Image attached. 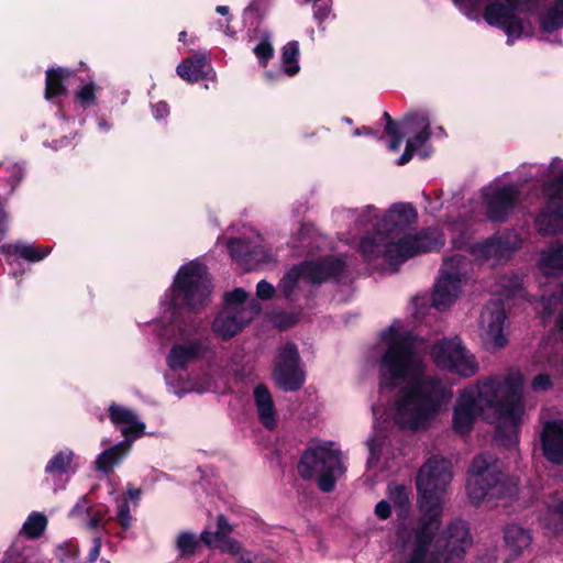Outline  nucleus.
<instances>
[{
	"mask_svg": "<svg viewBox=\"0 0 563 563\" xmlns=\"http://www.w3.org/2000/svg\"><path fill=\"white\" fill-rule=\"evenodd\" d=\"M52 252L51 247L34 246L25 242L4 243L0 245V253L5 257L7 263L10 265V275L13 278H20L25 269L18 265L15 262L23 258L30 263H36L44 260Z\"/></svg>",
	"mask_w": 563,
	"mask_h": 563,
	"instance_id": "412c9836",
	"label": "nucleus"
},
{
	"mask_svg": "<svg viewBox=\"0 0 563 563\" xmlns=\"http://www.w3.org/2000/svg\"><path fill=\"white\" fill-rule=\"evenodd\" d=\"M275 292L276 288L265 279L260 280L256 285V296L261 300H268L273 298Z\"/></svg>",
	"mask_w": 563,
	"mask_h": 563,
	"instance_id": "a18cd8bd",
	"label": "nucleus"
},
{
	"mask_svg": "<svg viewBox=\"0 0 563 563\" xmlns=\"http://www.w3.org/2000/svg\"><path fill=\"white\" fill-rule=\"evenodd\" d=\"M91 510H92V503L89 500L87 495H82L79 497L77 503L70 509L68 517L69 518H79V517L90 514Z\"/></svg>",
	"mask_w": 563,
	"mask_h": 563,
	"instance_id": "c03bdc74",
	"label": "nucleus"
},
{
	"mask_svg": "<svg viewBox=\"0 0 563 563\" xmlns=\"http://www.w3.org/2000/svg\"><path fill=\"white\" fill-rule=\"evenodd\" d=\"M380 338L385 349L378 361V385L382 390L397 391L394 420L401 428L426 429L453 397L452 387L440 375L429 373L427 349L440 371L461 378L479 372L477 357L457 335L427 346L422 339L393 324Z\"/></svg>",
	"mask_w": 563,
	"mask_h": 563,
	"instance_id": "f257e3e1",
	"label": "nucleus"
},
{
	"mask_svg": "<svg viewBox=\"0 0 563 563\" xmlns=\"http://www.w3.org/2000/svg\"><path fill=\"white\" fill-rule=\"evenodd\" d=\"M473 263L466 256L454 254L443 260L432 294V306L446 310L462 295L472 277Z\"/></svg>",
	"mask_w": 563,
	"mask_h": 563,
	"instance_id": "4468645a",
	"label": "nucleus"
},
{
	"mask_svg": "<svg viewBox=\"0 0 563 563\" xmlns=\"http://www.w3.org/2000/svg\"><path fill=\"white\" fill-rule=\"evenodd\" d=\"M563 26V0H554L551 7L540 18V27L545 33H552Z\"/></svg>",
	"mask_w": 563,
	"mask_h": 563,
	"instance_id": "72a5a7b5",
	"label": "nucleus"
},
{
	"mask_svg": "<svg viewBox=\"0 0 563 563\" xmlns=\"http://www.w3.org/2000/svg\"><path fill=\"white\" fill-rule=\"evenodd\" d=\"M272 1L273 0H253L245 11L261 16L267 11Z\"/></svg>",
	"mask_w": 563,
	"mask_h": 563,
	"instance_id": "3c124183",
	"label": "nucleus"
},
{
	"mask_svg": "<svg viewBox=\"0 0 563 563\" xmlns=\"http://www.w3.org/2000/svg\"><path fill=\"white\" fill-rule=\"evenodd\" d=\"M92 515L87 520L86 526L90 530H98L101 527L102 522H106L111 519L109 517V508L106 505H99L98 507L92 506L91 510Z\"/></svg>",
	"mask_w": 563,
	"mask_h": 563,
	"instance_id": "79ce46f5",
	"label": "nucleus"
},
{
	"mask_svg": "<svg viewBox=\"0 0 563 563\" xmlns=\"http://www.w3.org/2000/svg\"><path fill=\"white\" fill-rule=\"evenodd\" d=\"M386 132L391 136L388 148L393 152L399 150L402 140L406 139V148L397 161V165L402 166L409 163L415 154L427 157V142L431 136V114L426 109H418L407 113L404 119L397 123L385 112Z\"/></svg>",
	"mask_w": 563,
	"mask_h": 563,
	"instance_id": "9b49d317",
	"label": "nucleus"
},
{
	"mask_svg": "<svg viewBox=\"0 0 563 563\" xmlns=\"http://www.w3.org/2000/svg\"><path fill=\"white\" fill-rule=\"evenodd\" d=\"M552 387L551 377L548 374H539L537 375L532 383L531 388L533 391H545Z\"/></svg>",
	"mask_w": 563,
	"mask_h": 563,
	"instance_id": "49530a36",
	"label": "nucleus"
},
{
	"mask_svg": "<svg viewBox=\"0 0 563 563\" xmlns=\"http://www.w3.org/2000/svg\"><path fill=\"white\" fill-rule=\"evenodd\" d=\"M247 292L235 288L224 294V307L212 322V331L222 340H230L260 312L255 300L247 301Z\"/></svg>",
	"mask_w": 563,
	"mask_h": 563,
	"instance_id": "2eb2a0df",
	"label": "nucleus"
},
{
	"mask_svg": "<svg viewBox=\"0 0 563 563\" xmlns=\"http://www.w3.org/2000/svg\"><path fill=\"white\" fill-rule=\"evenodd\" d=\"M388 497L394 507L398 508L401 515L408 512L409 493L405 486L396 484L388 485Z\"/></svg>",
	"mask_w": 563,
	"mask_h": 563,
	"instance_id": "ea45409f",
	"label": "nucleus"
},
{
	"mask_svg": "<svg viewBox=\"0 0 563 563\" xmlns=\"http://www.w3.org/2000/svg\"><path fill=\"white\" fill-rule=\"evenodd\" d=\"M525 379L519 369L489 375L460 390L453 408V429L465 435L477 417L496 424V441L517 449L526 406L522 396Z\"/></svg>",
	"mask_w": 563,
	"mask_h": 563,
	"instance_id": "39448f33",
	"label": "nucleus"
},
{
	"mask_svg": "<svg viewBox=\"0 0 563 563\" xmlns=\"http://www.w3.org/2000/svg\"><path fill=\"white\" fill-rule=\"evenodd\" d=\"M223 536H221L218 530L217 531H209L203 530L199 534V539H201V543H205L208 548H216L217 544L221 541Z\"/></svg>",
	"mask_w": 563,
	"mask_h": 563,
	"instance_id": "09e8293b",
	"label": "nucleus"
},
{
	"mask_svg": "<svg viewBox=\"0 0 563 563\" xmlns=\"http://www.w3.org/2000/svg\"><path fill=\"white\" fill-rule=\"evenodd\" d=\"M118 503V511H117V519L120 523V526L128 530L132 526V516L130 514V504L129 500L125 497H121L117 499Z\"/></svg>",
	"mask_w": 563,
	"mask_h": 563,
	"instance_id": "37998d69",
	"label": "nucleus"
},
{
	"mask_svg": "<svg viewBox=\"0 0 563 563\" xmlns=\"http://www.w3.org/2000/svg\"><path fill=\"white\" fill-rule=\"evenodd\" d=\"M548 364H549L550 367H558V365H559L558 364V360L555 357H553V356L549 357Z\"/></svg>",
	"mask_w": 563,
	"mask_h": 563,
	"instance_id": "338daca9",
	"label": "nucleus"
},
{
	"mask_svg": "<svg viewBox=\"0 0 563 563\" xmlns=\"http://www.w3.org/2000/svg\"><path fill=\"white\" fill-rule=\"evenodd\" d=\"M347 265L345 255L330 254L319 260L305 261L285 273L278 284V290L284 298L294 300L303 291L306 285L339 279Z\"/></svg>",
	"mask_w": 563,
	"mask_h": 563,
	"instance_id": "f8f14e48",
	"label": "nucleus"
},
{
	"mask_svg": "<svg viewBox=\"0 0 563 563\" xmlns=\"http://www.w3.org/2000/svg\"><path fill=\"white\" fill-rule=\"evenodd\" d=\"M504 539L509 550L516 555L527 549L532 541L530 531L518 525L507 526Z\"/></svg>",
	"mask_w": 563,
	"mask_h": 563,
	"instance_id": "2f4dec72",
	"label": "nucleus"
},
{
	"mask_svg": "<svg viewBox=\"0 0 563 563\" xmlns=\"http://www.w3.org/2000/svg\"><path fill=\"white\" fill-rule=\"evenodd\" d=\"M255 409L260 422L268 430H274L277 426V412L275 404L265 385H257L253 391Z\"/></svg>",
	"mask_w": 563,
	"mask_h": 563,
	"instance_id": "bb28decb",
	"label": "nucleus"
},
{
	"mask_svg": "<svg viewBox=\"0 0 563 563\" xmlns=\"http://www.w3.org/2000/svg\"><path fill=\"white\" fill-rule=\"evenodd\" d=\"M299 44L296 41L287 43L282 49V71L292 77L300 70L299 66Z\"/></svg>",
	"mask_w": 563,
	"mask_h": 563,
	"instance_id": "f704fd0d",
	"label": "nucleus"
},
{
	"mask_svg": "<svg viewBox=\"0 0 563 563\" xmlns=\"http://www.w3.org/2000/svg\"><path fill=\"white\" fill-rule=\"evenodd\" d=\"M324 244L325 238L308 223H300L289 240V246L296 255L312 254Z\"/></svg>",
	"mask_w": 563,
	"mask_h": 563,
	"instance_id": "a878e982",
	"label": "nucleus"
},
{
	"mask_svg": "<svg viewBox=\"0 0 563 563\" xmlns=\"http://www.w3.org/2000/svg\"><path fill=\"white\" fill-rule=\"evenodd\" d=\"M73 75V71L63 67L47 69L45 81V99L52 100L55 97L65 95L67 92V89L64 84Z\"/></svg>",
	"mask_w": 563,
	"mask_h": 563,
	"instance_id": "7c9ffc66",
	"label": "nucleus"
},
{
	"mask_svg": "<svg viewBox=\"0 0 563 563\" xmlns=\"http://www.w3.org/2000/svg\"><path fill=\"white\" fill-rule=\"evenodd\" d=\"M536 194L543 198V206L534 218V225L541 235L563 233V158L552 157L543 163V178L533 186Z\"/></svg>",
	"mask_w": 563,
	"mask_h": 563,
	"instance_id": "9d476101",
	"label": "nucleus"
},
{
	"mask_svg": "<svg viewBox=\"0 0 563 563\" xmlns=\"http://www.w3.org/2000/svg\"><path fill=\"white\" fill-rule=\"evenodd\" d=\"M108 417L115 429L123 435L122 442L132 445L145 433L146 424L137 412L124 405L111 402L108 407Z\"/></svg>",
	"mask_w": 563,
	"mask_h": 563,
	"instance_id": "aec40b11",
	"label": "nucleus"
},
{
	"mask_svg": "<svg viewBox=\"0 0 563 563\" xmlns=\"http://www.w3.org/2000/svg\"><path fill=\"white\" fill-rule=\"evenodd\" d=\"M335 217L347 229L344 241L356 244L363 263L374 272L395 273L409 258L445 243L444 234L437 228L408 232L417 220L410 203H394L384 213L373 205L341 208Z\"/></svg>",
	"mask_w": 563,
	"mask_h": 563,
	"instance_id": "7ed1b4c3",
	"label": "nucleus"
},
{
	"mask_svg": "<svg viewBox=\"0 0 563 563\" xmlns=\"http://www.w3.org/2000/svg\"><path fill=\"white\" fill-rule=\"evenodd\" d=\"M100 550H101V538L96 537L92 541V547L89 551L88 562L93 563L98 559V556L100 554Z\"/></svg>",
	"mask_w": 563,
	"mask_h": 563,
	"instance_id": "4d7b16f0",
	"label": "nucleus"
},
{
	"mask_svg": "<svg viewBox=\"0 0 563 563\" xmlns=\"http://www.w3.org/2000/svg\"><path fill=\"white\" fill-rule=\"evenodd\" d=\"M132 445L128 442H118L114 445L107 448L96 456L93 461V468L103 474H110L114 467L120 465L131 451Z\"/></svg>",
	"mask_w": 563,
	"mask_h": 563,
	"instance_id": "c85d7f7f",
	"label": "nucleus"
},
{
	"mask_svg": "<svg viewBox=\"0 0 563 563\" xmlns=\"http://www.w3.org/2000/svg\"><path fill=\"white\" fill-rule=\"evenodd\" d=\"M369 456L367 467L374 468L382 465L387 467L388 461L395 457L391 449L390 433L382 426L375 424L373 435L367 440Z\"/></svg>",
	"mask_w": 563,
	"mask_h": 563,
	"instance_id": "b1692460",
	"label": "nucleus"
},
{
	"mask_svg": "<svg viewBox=\"0 0 563 563\" xmlns=\"http://www.w3.org/2000/svg\"><path fill=\"white\" fill-rule=\"evenodd\" d=\"M1 563H31V561L27 553L22 555L15 547H12L7 551Z\"/></svg>",
	"mask_w": 563,
	"mask_h": 563,
	"instance_id": "de8ad7c7",
	"label": "nucleus"
},
{
	"mask_svg": "<svg viewBox=\"0 0 563 563\" xmlns=\"http://www.w3.org/2000/svg\"><path fill=\"white\" fill-rule=\"evenodd\" d=\"M298 472L306 479L316 476L322 492H332L345 472L342 453L334 442L311 443L300 459Z\"/></svg>",
	"mask_w": 563,
	"mask_h": 563,
	"instance_id": "ddd939ff",
	"label": "nucleus"
},
{
	"mask_svg": "<svg viewBox=\"0 0 563 563\" xmlns=\"http://www.w3.org/2000/svg\"><path fill=\"white\" fill-rule=\"evenodd\" d=\"M331 13V3L328 0H323L321 3L314 7L313 16L322 23Z\"/></svg>",
	"mask_w": 563,
	"mask_h": 563,
	"instance_id": "8fccbe9b",
	"label": "nucleus"
},
{
	"mask_svg": "<svg viewBox=\"0 0 563 563\" xmlns=\"http://www.w3.org/2000/svg\"><path fill=\"white\" fill-rule=\"evenodd\" d=\"M99 91V87L95 81L89 80L87 82H81L78 89L75 91V100L82 107L89 108L96 104L97 92Z\"/></svg>",
	"mask_w": 563,
	"mask_h": 563,
	"instance_id": "58836bf2",
	"label": "nucleus"
},
{
	"mask_svg": "<svg viewBox=\"0 0 563 563\" xmlns=\"http://www.w3.org/2000/svg\"><path fill=\"white\" fill-rule=\"evenodd\" d=\"M519 246L518 235L512 231H505L472 244L470 253L478 261L497 265L507 262Z\"/></svg>",
	"mask_w": 563,
	"mask_h": 563,
	"instance_id": "a211bd4d",
	"label": "nucleus"
},
{
	"mask_svg": "<svg viewBox=\"0 0 563 563\" xmlns=\"http://www.w3.org/2000/svg\"><path fill=\"white\" fill-rule=\"evenodd\" d=\"M452 481L451 462L430 457L419 470L416 485L420 517L416 522L402 521L397 527L395 545L400 563H462L472 537L467 523L452 520L441 526L442 497Z\"/></svg>",
	"mask_w": 563,
	"mask_h": 563,
	"instance_id": "20e7f679",
	"label": "nucleus"
},
{
	"mask_svg": "<svg viewBox=\"0 0 563 563\" xmlns=\"http://www.w3.org/2000/svg\"><path fill=\"white\" fill-rule=\"evenodd\" d=\"M521 189L518 184H500L495 179L482 188L476 198L464 207L456 219L446 222L455 249H463L473 233L472 225L488 220L495 223L507 221L520 201Z\"/></svg>",
	"mask_w": 563,
	"mask_h": 563,
	"instance_id": "423d86ee",
	"label": "nucleus"
},
{
	"mask_svg": "<svg viewBox=\"0 0 563 563\" xmlns=\"http://www.w3.org/2000/svg\"><path fill=\"white\" fill-rule=\"evenodd\" d=\"M515 173L522 185L529 184L534 179H539V183H541L543 178V163H522Z\"/></svg>",
	"mask_w": 563,
	"mask_h": 563,
	"instance_id": "4c0bfd02",
	"label": "nucleus"
},
{
	"mask_svg": "<svg viewBox=\"0 0 563 563\" xmlns=\"http://www.w3.org/2000/svg\"><path fill=\"white\" fill-rule=\"evenodd\" d=\"M542 454L554 465L563 464V419H551L543 422L540 431Z\"/></svg>",
	"mask_w": 563,
	"mask_h": 563,
	"instance_id": "4be33fe9",
	"label": "nucleus"
},
{
	"mask_svg": "<svg viewBox=\"0 0 563 563\" xmlns=\"http://www.w3.org/2000/svg\"><path fill=\"white\" fill-rule=\"evenodd\" d=\"M467 496L473 505L487 501L503 507H525L526 489L505 476L500 462L492 454L482 453L472 461L466 483Z\"/></svg>",
	"mask_w": 563,
	"mask_h": 563,
	"instance_id": "0eeeda50",
	"label": "nucleus"
},
{
	"mask_svg": "<svg viewBox=\"0 0 563 563\" xmlns=\"http://www.w3.org/2000/svg\"><path fill=\"white\" fill-rule=\"evenodd\" d=\"M9 229V214L4 210V203L0 198V235H4Z\"/></svg>",
	"mask_w": 563,
	"mask_h": 563,
	"instance_id": "6e6d98bb",
	"label": "nucleus"
},
{
	"mask_svg": "<svg viewBox=\"0 0 563 563\" xmlns=\"http://www.w3.org/2000/svg\"><path fill=\"white\" fill-rule=\"evenodd\" d=\"M217 549L225 554L236 558V563H252L256 558L254 552L245 550L242 544L228 536H223Z\"/></svg>",
	"mask_w": 563,
	"mask_h": 563,
	"instance_id": "473e14b6",
	"label": "nucleus"
},
{
	"mask_svg": "<svg viewBox=\"0 0 563 563\" xmlns=\"http://www.w3.org/2000/svg\"><path fill=\"white\" fill-rule=\"evenodd\" d=\"M505 321V307L500 301H490L483 308L479 317V336L486 350H500L507 344Z\"/></svg>",
	"mask_w": 563,
	"mask_h": 563,
	"instance_id": "6ab92c4d",
	"label": "nucleus"
},
{
	"mask_svg": "<svg viewBox=\"0 0 563 563\" xmlns=\"http://www.w3.org/2000/svg\"><path fill=\"white\" fill-rule=\"evenodd\" d=\"M152 113L156 121L165 120L169 114L168 104L164 101H159L152 106Z\"/></svg>",
	"mask_w": 563,
	"mask_h": 563,
	"instance_id": "603ef678",
	"label": "nucleus"
},
{
	"mask_svg": "<svg viewBox=\"0 0 563 563\" xmlns=\"http://www.w3.org/2000/svg\"><path fill=\"white\" fill-rule=\"evenodd\" d=\"M177 75L187 82H197L206 78H213L214 71L210 66L209 58L203 53H195L185 58L176 67Z\"/></svg>",
	"mask_w": 563,
	"mask_h": 563,
	"instance_id": "393cba45",
	"label": "nucleus"
},
{
	"mask_svg": "<svg viewBox=\"0 0 563 563\" xmlns=\"http://www.w3.org/2000/svg\"><path fill=\"white\" fill-rule=\"evenodd\" d=\"M76 454L70 448H63L55 452L47 461L44 472L54 479V492L64 490L69 477L76 473Z\"/></svg>",
	"mask_w": 563,
	"mask_h": 563,
	"instance_id": "5701e85b",
	"label": "nucleus"
},
{
	"mask_svg": "<svg viewBox=\"0 0 563 563\" xmlns=\"http://www.w3.org/2000/svg\"><path fill=\"white\" fill-rule=\"evenodd\" d=\"M273 378L276 385L285 391H296L303 386L306 372L294 343H286L278 349Z\"/></svg>",
	"mask_w": 563,
	"mask_h": 563,
	"instance_id": "dca6fc26",
	"label": "nucleus"
},
{
	"mask_svg": "<svg viewBox=\"0 0 563 563\" xmlns=\"http://www.w3.org/2000/svg\"><path fill=\"white\" fill-rule=\"evenodd\" d=\"M460 10L471 20L478 21V10L484 2L483 19L500 29L507 35V44L531 34L530 14L536 10V0H453Z\"/></svg>",
	"mask_w": 563,
	"mask_h": 563,
	"instance_id": "1a4fd4ad",
	"label": "nucleus"
},
{
	"mask_svg": "<svg viewBox=\"0 0 563 563\" xmlns=\"http://www.w3.org/2000/svg\"><path fill=\"white\" fill-rule=\"evenodd\" d=\"M353 135L354 136H362V135L373 136V135H375V131L368 126H361L353 131Z\"/></svg>",
	"mask_w": 563,
	"mask_h": 563,
	"instance_id": "bf43d9fd",
	"label": "nucleus"
},
{
	"mask_svg": "<svg viewBox=\"0 0 563 563\" xmlns=\"http://www.w3.org/2000/svg\"><path fill=\"white\" fill-rule=\"evenodd\" d=\"M12 168V175H11V178L13 179V181L16 184L19 183L22 178H23V175H24V167L23 165L21 164H13L11 166Z\"/></svg>",
	"mask_w": 563,
	"mask_h": 563,
	"instance_id": "13d9d810",
	"label": "nucleus"
},
{
	"mask_svg": "<svg viewBox=\"0 0 563 563\" xmlns=\"http://www.w3.org/2000/svg\"><path fill=\"white\" fill-rule=\"evenodd\" d=\"M186 36H187V33L186 31H181L178 35V41L179 42H185L186 41Z\"/></svg>",
	"mask_w": 563,
	"mask_h": 563,
	"instance_id": "774afa93",
	"label": "nucleus"
},
{
	"mask_svg": "<svg viewBox=\"0 0 563 563\" xmlns=\"http://www.w3.org/2000/svg\"><path fill=\"white\" fill-rule=\"evenodd\" d=\"M231 20H232V18H231V16H229V18L227 19V22H225V23H224V22H221V21L217 22V23H216L217 29H218L220 32H223V33H225V34H228V35L232 34V32H231V26H230V21H231Z\"/></svg>",
	"mask_w": 563,
	"mask_h": 563,
	"instance_id": "052dcab7",
	"label": "nucleus"
},
{
	"mask_svg": "<svg viewBox=\"0 0 563 563\" xmlns=\"http://www.w3.org/2000/svg\"><path fill=\"white\" fill-rule=\"evenodd\" d=\"M253 53L256 56L260 65L262 67H266L269 59L274 55V47L268 37L262 38L253 48Z\"/></svg>",
	"mask_w": 563,
	"mask_h": 563,
	"instance_id": "a19ab883",
	"label": "nucleus"
},
{
	"mask_svg": "<svg viewBox=\"0 0 563 563\" xmlns=\"http://www.w3.org/2000/svg\"><path fill=\"white\" fill-rule=\"evenodd\" d=\"M201 547V539L192 531H181L175 538V548L180 558L195 555Z\"/></svg>",
	"mask_w": 563,
	"mask_h": 563,
	"instance_id": "c9c22d12",
	"label": "nucleus"
},
{
	"mask_svg": "<svg viewBox=\"0 0 563 563\" xmlns=\"http://www.w3.org/2000/svg\"><path fill=\"white\" fill-rule=\"evenodd\" d=\"M494 292L505 299H523L533 302V297H529L526 291L525 276L521 273L499 276L495 284Z\"/></svg>",
	"mask_w": 563,
	"mask_h": 563,
	"instance_id": "cd10ccee",
	"label": "nucleus"
},
{
	"mask_svg": "<svg viewBox=\"0 0 563 563\" xmlns=\"http://www.w3.org/2000/svg\"><path fill=\"white\" fill-rule=\"evenodd\" d=\"M254 556L256 558L252 563H275L274 561L266 558L264 554L255 553Z\"/></svg>",
	"mask_w": 563,
	"mask_h": 563,
	"instance_id": "e2e57ef3",
	"label": "nucleus"
},
{
	"mask_svg": "<svg viewBox=\"0 0 563 563\" xmlns=\"http://www.w3.org/2000/svg\"><path fill=\"white\" fill-rule=\"evenodd\" d=\"M536 265L542 277L552 279L547 285L540 284L541 295L537 312L547 322L558 311L554 319L555 331L544 342L547 350L552 342L555 345L559 339L563 341V283L560 282L563 277V241L552 242L541 250ZM552 349L558 351L555 346Z\"/></svg>",
	"mask_w": 563,
	"mask_h": 563,
	"instance_id": "6e6552de",
	"label": "nucleus"
},
{
	"mask_svg": "<svg viewBox=\"0 0 563 563\" xmlns=\"http://www.w3.org/2000/svg\"><path fill=\"white\" fill-rule=\"evenodd\" d=\"M216 11L217 13L221 14V15H224V16H230L229 13H230V9L228 5H218L216 8Z\"/></svg>",
	"mask_w": 563,
	"mask_h": 563,
	"instance_id": "0e129e2a",
	"label": "nucleus"
},
{
	"mask_svg": "<svg viewBox=\"0 0 563 563\" xmlns=\"http://www.w3.org/2000/svg\"><path fill=\"white\" fill-rule=\"evenodd\" d=\"M128 494H129V497L131 499H134V500H137L139 497H140V494H141V490L140 489H136V488H130L128 490Z\"/></svg>",
	"mask_w": 563,
	"mask_h": 563,
	"instance_id": "69168bd1",
	"label": "nucleus"
},
{
	"mask_svg": "<svg viewBox=\"0 0 563 563\" xmlns=\"http://www.w3.org/2000/svg\"><path fill=\"white\" fill-rule=\"evenodd\" d=\"M391 514V507L389 505L388 501L386 500H380L379 503H377V505L375 506V515L382 519V520H386L387 518H389Z\"/></svg>",
	"mask_w": 563,
	"mask_h": 563,
	"instance_id": "5fc2aeb1",
	"label": "nucleus"
},
{
	"mask_svg": "<svg viewBox=\"0 0 563 563\" xmlns=\"http://www.w3.org/2000/svg\"><path fill=\"white\" fill-rule=\"evenodd\" d=\"M212 292L207 266L198 258L183 264L170 287L159 299L158 317L152 321L157 335L173 341L166 355L168 371L164 379L169 393L183 397L190 393L203 394L213 389L210 377L201 382L186 372L190 364L202 358L210 350V333L206 322L185 312H199L209 302Z\"/></svg>",
	"mask_w": 563,
	"mask_h": 563,
	"instance_id": "f03ea898",
	"label": "nucleus"
},
{
	"mask_svg": "<svg viewBox=\"0 0 563 563\" xmlns=\"http://www.w3.org/2000/svg\"><path fill=\"white\" fill-rule=\"evenodd\" d=\"M217 530L221 536H228L233 532L234 527L229 522L224 515L217 517Z\"/></svg>",
	"mask_w": 563,
	"mask_h": 563,
	"instance_id": "864d4df0",
	"label": "nucleus"
},
{
	"mask_svg": "<svg viewBox=\"0 0 563 563\" xmlns=\"http://www.w3.org/2000/svg\"><path fill=\"white\" fill-rule=\"evenodd\" d=\"M539 520L544 528L554 533L563 531V497L561 495L553 494L548 497Z\"/></svg>",
	"mask_w": 563,
	"mask_h": 563,
	"instance_id": "c756f323",
	"label": "nucleus"
},
{
	"mask_svg": "<svg viewBox=\"0 0 563 563\" xmlns=\"http://www.w3.org/2000/svg\"><path fill=\"white\" fill-rule=\"evenodd\" d=\"M47 527V517L38 511L31 512L24 521L21 533L30 539L41 537Z\"/></svg>",
	"mask_w": 563,
	"mask_h": 563,
	"instance_id": "e433bc0d",
	"label": "nucleus"
},
{
	"mask_svg": "<svg viewBox=\"0 0 563 563\" xmlns=\"http://www.w3.org/2000/svg\"><path fill=\"white\" fill-rule=\"evenodd\" d=\"M111 128H112V124L109 121H107L102 118L98 119V129L101 132H109L111 130Z\"/></svg>",
	"mask_w": 563,
	"mask_h": 563,
	"instance_id": "680f3d73",
	"label": "nucleus"
},
{
	"mask_svg": "<svg viewBox=\"0 0 563 563\" xmlns=\"http://www.w3.org/2000/svg\"><path fill=\"white\" fill-rule=\"evenodd\" d=\"M243 238H232L227 242L231 257L240 265L250 266L252 262L272 263L276 255L263 244V236L255 230L249 229Z\"/></svg>",
	"mask_w": 563,
	"mask_h": 563,
	"instance_id": "f3484780",
	"label": "nucleus"
}]
</instances>
